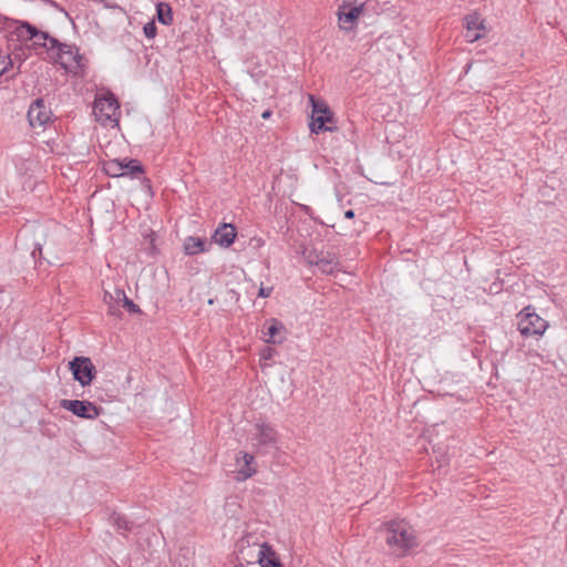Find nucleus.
Returning a JSON list of instances; mask_svg holds the SVG:
<instances>
[{
	"mask_svg": "<svg viewBox=\"0 0 567 567\" xmlns=\"http://www.w3.org/2000/svg\"><path fill=\"white\" fill-rule=\"evenodd\" d=\"M385 543L391 553L402 557L419 546L415 530L405 520H389L383 524Z\"/></svg>",
	"mask_w": 567,
	"mask_h": 567,
	"instance_id": "f257e3e1",
	"label": "nucleus"
},
{
	"mask_svg": "<svg viewBox=\"0 0 567 567\" xmlns=\"http://www.w3.org/2000/svg\"><path fill=\"white\" fill-rule=\"evenodd\" d=\"M312 105L310 131L311 133L319 134L320 132H334L336 126L328 125L334 123V114L330 107L322 101L316 100L310 96Z\"/></svg>",
	"mask_w": 567,
	"mask_h": 567,
	"instance_id": "f03ea898",
	"label": "nucleus"
},
{
	"mask_svg": "<svg viewBox=\"0 0 567 567\" xmlns=\"http://www.w3.org/2000/svg\"><path fill=\"white\" fill-rule=\"evenodd\" d=\"M250 441L257 451L264 447L278 449L279 434L271 423L258 422L254 426Z\"/></svg>",
	"mask_w": 567,
	"mask_h": 567,
	"instance_id": "7ed1b4c3",
	"label": "nucleus"
},
{
	"mask_svg": "<svg viewBox=\"0 0 567 567\" xmlns=\"http://www.w3.org/2000/svg\"><path fill=\"white\" fill-rule=\"evenodd\" d=\"M548 328V322L535 312L525 308L519 313L518 330L524 337H540Z\"/></svg>",
	"mask_w": 567,
	"mask_h": 567,
	"instance_id": "20e7f679",
	"label": "nucleus"
},
{
	"mask_svg": "<svg viewBox=\"0 0 567 567\" xmlns=\"http://www.w3.org/2000/svg\"><path fill=\"white\" fill-rule=\"evenodd\" d=\"M60 406L84 420H95L103 411V408L97 406L87 400L63 399L60 401Z\"/></svg>",
	"mask_w": 567,
	"mask_h": 567,
	"instance_id": "39448f33",
	"label": "nucleus"
},
{
	"mask_svg": "<svg viewBox=\"0 0 567 567\" xmlns=\"http://www.w3.org/2000/svg\"><path fill=\"white\" fill-rule=\"evenodd\" d=\"M69 369L72 372L73 379L82 386L90 385L96 375V369L87 357H74L69 362Z\"/></svg>",
	"mask_w": 567,
	"mask_h": 567,
	"instance_id": "423d86ee",
	"label": "nucleus"
},
{
	"mask_svg": "<svg viewBox=\"0 0 567 567\" xmlns=\"http://www.w3.org/2000/svg\"><path fill=\"white\" fill-rule=\"evenodd\" d=\"M307 258L309 264L316 266L322 274L333 275L340 271L339 259L331 252L313 251Z\"/></svg>",
	"mask_w": 567,
	"mask_h": 567,
	"instance_id": "0eeeda50",
	"label": "nucleus"
},
{
	"mask_svg": "<svg viewBox=\"0 0 567 567\" xmlns=\"http://www.w3.org/2000/svg\"><path fill=\"white\" fill-rule=\"evenodd\" d=\"M52 116L51 110L45 105L42 97L33 101L28 111V120L32 127L44 126Z\"/></svg>",
	"mask_w": 567,
	"mask_h": 567,
	"instance_id": "6e6552de",
	"label": "nucleus"
},
{
	"mask_svg": "<svg viewBox=\"0 0 567 567\" xmlns=\"http://www.w3.org/2000/svg\"><path fill=\"white\" fill-rule=\"evenodd\" d=\"M118 107L120 104L116 97L109 93L95 100L93 110L100 120H111L116 114Z\"/></svg>",
	"mask_w": 567,
	"mask_h": 567,
	"instance_id": "1a4fd4ad",
	"label": "nucleus"
},
{
	"mask_svg": "<svg viewBox=\"0 0 567 567\" xmlns=\"http://www.w3.org/2000/svg\"><path fill=\"white\" fill-rule=\"evenodd\" d=\"M83 56L79 53L75 45L65 44L56 52L55 62L64 70L72 71L70 66L74 63L76 68H82Z\"/></svg>",
	"mask_w": 567,
	"mask_h": 567,
	"instance_id": "9d476101",
	"label": "nucleus"
},
{
	"mask_svg": "<svg viewBox=\"0 0 567 567\" xmlns=\"http://www.w3.org/2000/svg\"><path fill=\"white\" fill-rule=\"evenodd\" d=\"M363 11V6H341L338 11L339 27L343 30H352Z\"/></svg>",
	"mask_w": 567,
	"mask_h": 567,
	"instance_id": "9b49d317",
	"label": "nucleus"
},
{
	"mask_svg": "<svg viewBox=\"0 0 567 567\" xmlns=\"http://www.w3.org/2000/svg\"><path fill=\"white\" fill-rule=\"evenodd\" d=\"M266 329L264 334L267 337L265 339L267 343H281L286 339V328L280 320L271 318L266 322Z\"/></svg>",
	"mask_w": 567,
	"mask_h": 567,
	"instance_id": "f8f14e48",
	"label": "nucleus"
},
{
	"mask_svg": "<svg viewBox=\"0 0 567 567\" xmlns=\"http://www.w3.org/2000/svg\"><path fill=\"white\" fill-rule=\"evenodd\" d=\"M237 230L231 224H221L213 234L212 239L214 243L221 247L228 248L235 241Z\"/></svg>",
	"mask_w": 567,
	"mask_h": 567,
	"instance_id": "ddd939ff",
	"label": "nucleus"
},
{
	"mask_svg": "<svg viewBox=\"0 0 567 567\" xmlns=\"http://www.w3.org/2000/svg\"><path fill=\"white\" fill-rule=\"evenodd\" d=\"M238 468V478L239 480H247L251 477L256 473L255 464V456L252 454H249L247 452L240 451L236 457Z\"/></svg>",
	"mask_w": 567,
	"mask_h": 567,
	"instance_id": "4468645a",
	"label": "nucleus"
},
{
	"mask_svg": "<svg viewBox=\"0 0 567 567\" xmlns=\"http://www.w3.org/2000/svg\"><path fill=\"white\" fill-rule=\"evenodd\" d=\"M466 33L465 38L468 42H474L481 39V31L485 30L483 20L477 14H470L465 18Z\"/></svg>",
	"mask_w": 567,
	"mask_h": 567,
	"instance_id": "2eb2a0df",
	"label": "nucleus"
},
{
	"mask_svg": "<svg viewBox=\"0 0 567 567\" xmlns=\"http://www.w3.org/2000/svg\"><path fill=\"white\" fill-rule=\"evenodd\" d=\"M256 556L257 561L261 567H282L276 556V553L267 543H264L258 547Z\"/></svg>",
	"mask_w": 567,
	"mask_h": 567,
	"instance_id": "dca6fc26",
	"label": "nucleus"
},
{
	"mask_svg": "<svg viewBox=\"0 0 567 567\" xmlns=\"http://www.w3.org/2000/svg\"><path fill=\"white\" fill-rule=\"evenodd\" d=\"M186 255L194 256L207 250V241L200 237L188 236L184 241Z\"/></svg>",
	"mask_w": 567,
	"mask_h": 567,
	"instance_id": "f3484780",
	"label": "nucleus"
},
{
	"mask_svg": "<svg viewBox=\"0 0 567 567\" xmlns=\"http://www.w3.org/2000/svg\"><path fill=\"white\" fill-rule=\"evenodd\" d=\"M116 289L114 292L104 291L103 301L107 306V313L113 317H121V300H116Z\"/></svg>",
	"mask_w": 567,
	"mask_h": 567,
	"instance_id": "a211bd4d",
	"label": "nucleus"
},
{
	"mask_svg": "<svg viewBox=\"0 0 567 567\" xmlns=\"http://www.w3.org/2000/svg\"><path fill=\"white\" fill-rule=\"evenodd\" d=\"M156 18L162 24L169 25L173 22L171 6L166 2H158L156 4Z\"/></svg>",
	"mask_w": 567,
	"mask_h": 567,
	"instance_id": "6ab92c4d",
	"label": "nucleus"
},
{
	"mask_svg": "<svg viewBox=\"0 0 567 567\" xmlns=\"http://www.w3.org/2000/svg\"><path fill=\"white\" fill-rule=\"evenodd\" d=\"M124 176H131L137 178L141 174H144V167L138 159H123Z\"/></svg>",
	"mask_w": 567,
	"mask_h": 567,
	"instance_id": "aec40b11",
	"label": "nucleus"
},
{
	"mask_svg": "<svg viewBox=\"0 0 567 567\" xmlns=\"http://www.w3.org/2000/svg\"><path fill=\"white\" fill-rule=\"evenodd\" d=\"M116 300H121V307L126 309L130 313H140V307L131 300L123 289L116 288Z\"/></svg>",
	"mask_w": 567,
	"mask_h": 567,
	"instance_id": "412c9836",
	"label": "nucleus"
},
{
	"mask_svg": "<svg viewBox=\"0 0 567 567\" xmlns=\"http://www.w3.org/2000/svg\"><path fill=\"white\" fill-rule=\"evenodd\" d=\"M104 172L106 175L112 177H122L124 176V166L123 161L112 159L104 164Z\"/></svg>",
	"mask_w": 567,
	"mask_h": 567,
	"instance_id": "4be33fe9",
	"label": "nucleus"
},
{
	"mask_svg": "<svg viewBox=\"0 0 567 567\" xmlns=\"http://www.w3.org/2000/svg\"><path fill=\"white\" fill-rule=\"evenodd\" d=\"M112 524L118 532H130L132 529V523L126 519L125 516L117 513H113L111 516Z\"/></svg>",
	"mask_w": 567,
	"mask_h": 567,
	"instance_id": "5701e85b",
	"label": "nucleus"
},
{
	"mask_svg": "<svg viewBox=\"0 0 567 567\" xmlns=\"http://www.w3.org/2000/svg\"><path fill=\"white\" fill-rule=\"evenodd\" d=\"M16 23L8 28V30L14 28L13 34L17 37L18 41H27V29L22 28V21L14 20ZM7 31V29L4 30Z\"/></svg>",
	"mask_w": 567,
	"mask_h": 567,
	"instance_id": "b1692460",
	"label": "nucleus"
},
{
	"mask_svg": "<svg viewBox=\"0 0 567 567\" xmlns=\"http://www.w3.org/2000/svg\"><path fill=\"white\" fill-rule=\"evenodd\" d=\"M144 35L147 39H154L157 34V27L154 20L148 21L143 28Z\"/></svg>",
	"mask_w": 567,
	"mask_h": 567,
	"instance_id": "393cba45",
	"label": "nucleus"
},
{
	"mask_svg": "<svg viewBox=\"0 0 567 567\" xmlns=\"http://www.w3.org/2000/svg\"><path fill=\"white\" fill-rule=\"evenodd\" d=\"M22 28L27 29V39L31 40L38 38L40 30H38L33 24L22 21Z\"/></svg>",
	"mask_w": 567,
	"mask_h": 567,
	"instance_id": "a878e982",
	"label": "nucleus"
},
{
	"mask_svg": "<svg viewBox=\"0 0 567 567\" xmlns=\"http://www.w3.org/2000/svg\"><path fill=\"white\" fill-rule=\"evenodd\" d=\"M10 66H12V60L10 55L0 54V76L3 75Z\"/></svg>",
	"mask_w": 567,
	"mask_h": 567,
	"instance_id": "bb28decb",
	"label": "nucleus"
},
{
	"mask_svg": "<svg viewBox=\"0 0 567 567\" xmlns=\"http://www.w3.org/2000/svg\"><path fill=\"white\" fill-rule=\"evenodd\" d=\"M16 23L14 19L0 14V30H6Z\"/></svg>",
	"mask_w": 567,
	"mask_h": 567,
	"instance_id": "cd10ccee",
	"label": "nucleus"
},
{
	"mask_svg": "<svg viewBox=\"0 0 567 567\" xmlns=\"http://www.w3.org/2000/svg\"><path fill=\"white\" fill-rule=\"evenodd\" d=\"M276 350L274 348H270V347H266L261 350L260 352V357L261 359L264 360H270L272 359V357L276 354Z\"/></svg>",
	"mask_w": 567,
	"mask_h": 567,
	"instance_id": "c85d7f7f",
	"label": "nucleus"
},
{
	"mask_svg": "<svg viewBox=\"0 0 567 567\" xmlns=\"http://www.w3.org/2000/svg\"><path fill=\"white\" fill-rule=\"evenodd\" d=\"M48 41L50 42V48H49V50H54V49H56V52H58L59 50H61V48H62L63 45H65V43L60 42L58 39H55V38H53V37H50Z\"/></svg>",
	"mask_w": 567,
	"mask_h": 567,
	"instance_id": "c756f323",
	"label": "nucleus"
},
{
	"mask_svg": "<svg viewBox=\"0 0 567 567\" xmlns=\"http://www.w3.org/2000/svg\"><path fill=\"white\" fill-rule=\"evenodd\" d=\"M272 287H260L258 291V297L267 298L271 295Z\"/></svg>",
	"mask_w": 567,
	"mask_h": 567,
	"instance_id": "7c9ffc66",
	"label": "nucleus"
},
{
	"mask_svg": "<svg viewBox=\"0 0 567 567\" xmlns=\"http://www.w3.org/2000/svg\"><path fill=\"white\" fill-rule=\"evenodd\" d=\"M32 257L35 259L37 256H41L42 255V247L40 245H38L33 250H32Z\"/></svg>",
	"mask_w": 567,
	"mask_h": 567,
	"instance_id": "2f4dec72",
	"label": "nucleus"
},
{
	"mask_svg": "<svg viewBox=\"0 0 567 567\" xmlns=\"http://www.w3.org/2000/svg\"><path fill=\"white\" fill-rule=\"evenodd\" d=\"M354 216H355V213L353 209H348L344 212V217L348 219H352V218H354Z\"/></svg>",
	"mask_w": 567,
	"mask_h": 567,
	"instance_id": "473e14b6",
	"label": "nucleus"
},
{
	"mask_svg": "<svg viewBox=\"0 0 567 567\" xmlns=\"http://www.w3.org/2000/svg\"><path fill=\"white\" fill-rule=\"evenodd\" d=\"M271 115H272V112H271L270 110H266V111H264V112L261 113V117H262L264 120H268V118H270V116H271Z\"/></svg>",
	"mask_w": 567,
	"mask_h": 567,
	"instance_id": "72a5a7b5",
	"label": "nucleus"
},
{
	"mask_svg": "<svg viewBox=\"0 0 567 567\" xmlns=\"http://www.w3.org/2000/svg\"><path fill=\"white\" fill-rule=\"evenodd\" d=\"M42 40H49V38L51 37L48 32H44V31H40L39 35Z\"/></svg>",
	"mask_w": 567,
	"mask_h": 567,
	"instance_id": "f704fd0d",
	"label": "nucleus"
}]
</instances>
